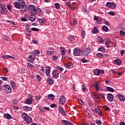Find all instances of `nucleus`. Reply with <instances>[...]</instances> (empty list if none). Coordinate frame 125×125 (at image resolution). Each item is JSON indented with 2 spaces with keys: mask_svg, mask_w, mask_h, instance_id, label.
I'll return each instance as SVG.
<instances>
[{
  "mask_svg": "<svg viewBox=\"0 0 125 125\" xmlns=\"http://www.w3.org/2000/svg\"><path fill=\"white\" fill-rule=\"evenodd\" d=\"M14 5L16 8L21 9L22 12H26L28 10V7L24 0H17V1L14 3Z\"/></svg>",
  "mask_w": 125,
  "mask_h": 125,
  "instance_id": "f257e3e1",
  "label": "nucleus"
},
{
  "mask_svg": "<svg viewBox=\"0 0 125 125\" xmlns=\"http://www.w3.org/2000/svg\"><path fill=\"white\" fill-rule=\"evenodd\" d=\"M29 15H36L37 14V7L34 5H30L28 7Z\"/></svg>",
  "mask_w": 125,
  "mask_h": 125,
  "instance_id": "f03ea898",
  "label": "nucleus"
},
{
  "mask_svg": "<svg viewBox=\"0 0 125 125\" xmlns=\"http://www.w3.org/2000/svg\"><path fill=\"white\" fill-rule=\"evenodd\" d=\"M3 88L6 94H9V93H11L12 90L10 86L7 84H5L3 85Z\"/></svg>",
  "mask_w": 125,
  "mask_h": 125,
  "instance_id": "7ed1b4c3",
  "label": "nucleus"
},
{
  "mask_svg": "<svg viewBox=\"0 0 125 125\" xmlns=\"http://www.w3.org/2000/svg\"><path fill=\"white\" fill-rule=\"evenodd\" d=\"M74 56H81L82 55V51L80 49L75 48L73 50Z\"/></svg>",
  "mask_w": 125,
  "mask_h": 125,
  "instance_id": "20e7f679",
  "label": "nucleus"
},
{
  "mask_svg": "<svg viewBox=\"0 0 125 125\" xmlns=\"http://www.w3.org/2000/svg\"><path fill=\"white\" fill-rule=\"evenodd\" d=\"M91 50L89 48H86L82 51V55L83 56H87L90 53Z\"/></svg>",
  "mask_w": 125,
  "mask_h": 125,
  "instance_id": "39448f33",
  "label": "nucleus"
},
{
  "mask_svg": "<svg viewBox=\"0 0 125 125\" xmlns=\"http://www.w3.org/2000/svg\"><path fill=\"white\" fill-rule=\"evenodd\" d=\"M106 5L109 8H111L112 9L115 8L116 7V4L113 2H107L106 4Z\"/></svg>",
  "mask_w": 125,
  "mask_h": 125,
  "instance_id": "423d86ee",
  "label": "nucleus"
},
{
  "mask_svg": "<svg viewBox=\"0 0 125 125\" xmlns=\"http://www.w3.org/2000/svg\"><path fill=\"white\" fill-rule=\"evenodd\" d=\"M52 75L53 78H55V79H58V78H59V72H58V71L57 70H53Z\"/></svg>",
  "mask_w": 125,
  "mask_h": 125,
  "instance_id": "0eeeda50",
  "label": "nucleus"
},
{
  "mask_svg": "<svg viewBox=\"0 0 125 125\" xmlns=\"http://www.w3.org/2000/svg\"><path fill=\"white\" fill-rule=\"evenodd\" d=\"M107 98L109 102H113L114 101V96L111 93L107 94Z\"/></svg>",
  "mask_w": 125,
  "mask_h": 125,
  "instance_id": "6e6552de",
  "label": "nucleus"
},
{
  "mask_svg": "<svg viewBox=\"0 0 125 125\" xmlns=\"http://www.w3.org/2000/svg\"><path fill=\"white\" fill-rule=\"evenodd\" d=\"M65 101H66V98L65 96H62L60 99V104L63 105V104H65Z\"/></svg>",
  "mask_w": 125,
  "mask_h": 125,
  "instance_id": "1a4fd4ad",
  "label": "nucleus"
},
{
  "mask_svg": "<svg viewBox=\"0 0 125 125\" xmlns=\"http://www.w3.org/2000/svg\"><path fill=\"white\" fill-rule=\"evenodd\" d=\"M33 101H34V99H33V98L26 99L25 101V104H27L28 105H32V104H33Z\"/></svg>",
  "mask_w": 125,
  "mask_h": 125,
  "instance_id": "9d476101",
  "label": "nucleus"
},
{
  "mask_svg": "<svg viewBox=\"0 0 125 125\" xmlns=\"http://www.w3.org/2000/svg\"><path fill=\"white\" fill-rule=\"evenodd\" d=\"M29 19L30 21L34 22L37 19V17L34 15H29Z\"/></svg>",
  "mask_w": 125,
  "mask_h": 125,
  "instance_id": "9b49d317",
  "label": "nucleus"
},
{
  "mask_svg": "<svg viewBox=\"0 0 125 125\" xmlns=\"http://www.w3.org/2000/svg\"><path fill=\"white\" fill-rule=\"evenodd\" d=\"M37 21L39 22L40 25H43L46 22V20L44 19H37Z\"/></svg>",
  "mask_w": 125,
  "mask_h": 125,
  "instance_id": "f8f14e48",
  "label": "nucleus"
},
{
  "mask_svg": "<svg viewBox=\"0 0 125 125\" xmlns=\"http://www.w3.org/2000/svg\"><path fill=\"white\" fill-rule=\"evenodd\" d=\"M29 60L30 61V62H33L36 59V55H30L28 57Z\"/></svg>",
  "mask_w": 125,
  "mask_h": 125,
  "instance_id": "ddd939ff",
  "label": "nucleus"
},
{
  "mask_svg": "<svg viewBox=\"0 0 125 125\" xmlns=\"http://www.w3.org/2000/svg\"><path fill=\"white\" fill-rule=\"evenodd\" d=\"M59 111L63 115V116H66V112L64 111V109L62 106L59 107Z\"/></svg>",
  "mask_w": 125,
  "mask_h": 125,
  "instance_id": "4468645a",
  "label": "nucleus"
},
{
  "mask_svg": "<svg viewBox=\"0 0 125 125\" xmlns=\"http://www.w3.org/2000/svg\"><path fill=\"white\" fill-rule=\"evenodd\" d=\"M2 58L3 59H9V58H12V59H15V57L11 56L10 55H2Z\"/></svg>",
  "mask_w": 125,
  "mask_h": 125,
  "instance_id": "2eb2a0df",
  "label": "nucleus"
},
{
  "mask_svg": "<svg viewBox=\"0 0 125 125\" xmlns=\"http://www.w3.org/2000/svg\"><path fill=\"white\" fill-rule=\"evenodd\" d=\"M3 117L4 118H5V119H6L7 120H11V118H12V117H11V115H10V114L8 113L4 114L3 115Z\"/></svg>",
  "mask_w": 125,
  "mask_h": 125,
  "instance_id": "dca6fc26",
  "label": "nucleus"
},
{
  "mask_svg": "<svg viewBox=\"0 0 125 125\" xmlns=\"http://www.w3.org/2000/svg\"><path fill=\"white\" fill-rule=\"evenodd\" d=\"M113 62L114 63V64H117L118 66H120V65H121V64L122 63V60L116 59L113 61Z\"/></svg>",
  "mask_w": 125,
  "mask_h": 125,
  "instance_id": "f3484780",
  "label": "nucleus"
},
{
  "mask_svg": "<svg viewBox=\"0 0 125 125\" xmlns=\"http://www.w3.org/2000/svg\"><path fill=\"white\" fill-rule=\"evenodd\" d=\"M47 83L50 84L51 85H52L53 83H54V81L51 79L50 78H48L47 79Z\"/></svg>",
  "mask_w": 125,
  "mask_h": 125,
  "instance_id": "a211bd4d",
  "label": "nucleus"
},
{
  "mask_svg": "<svg viewBox=\"0 0 125 125\" xmlns=\"http://www.w3.org/2000/svg\"><path fill=\"white\" fill-rule=\"evenodd\" d=\"M117 96L119 97V100L120 101H122V102H124L125 100V98L124 96L121 95V94H118Z\"/></svg>",
  "mask_w": 125,
  "mask_h": 125,
  "instance_id": "6ab92c4d",
  "label": "nucleus"
},
{
  "mask_svg": "<svg viewBox=\"0 0 125 125\" xmlns=\"http://www.w3.org/2000/svg\"><path fill=\"white\" fill-rule=\"evenodd\" d=\"M45 73L47 77H49V76L50 75V67H47L46 69Z\"/></svg>",
  "mask_w": 125,
  "mask_h": 125,
  "instance_id": "aec40b11",
  "label": "nucleus"
},
{
  "mask_svg": "<svg viewBox=\"0 0 125 125\" xmlns=\"http://www.w3.org/2000/svg\"><path fill=\"white\" fill-rule=\"evenodd\" d=\"M48 98L49 100H54V98H55V96L52 94H50L48 95Z\"/></svg>",
  "mask_w": 125,
  "mask_h": 125,
  "instance_id": "412c9836",
  "label": "nucleus"
},
{
  "mask_svg": "<svg viewBox=\"0 0 125 125\" xmlns=\"http://www.w3.org/2000/svg\"><path fill=\"white\" fill-rule=\"evenodd\" d=\"M24 121H25L27 124H31V123H32V117L28 116Z\"/></svg>",
  "mask_w": 125,
  "mask_h": 125,
  "instance_id": "4be33fe9",
  "label": "nucleus"
},
{
  "mask_svg": "<svg viewBox=\"0 0 125 125\" xmlns=\"http://www.w3.org/2000/svg\"><path fill=\"white\" fill-rule=\"evenodd\" d=\"M27 67L28 69H30V70H32V69H35V66L30 63H27Z\"/></svg>",
  "mask_w": 125,
  "mask_h": 125,
  "instance_id": "5701e85b",
  "label": "nucleus"
},
{
  "mask_svg": "<svg viewBox=\"0 0 125 125\" xmlns=\"http://www.w3.org/2000/svg\"><path fill=\"white\" fill-rule=\"evenodd\" d=\"M60 49L61 50V54H62V55H65V54H66V50H65V48H64V47H60Z\"/></svg>",
  "mask_w": 125,
  "mask_h": 125,
  "instance_id": "b1692460",
  "label": "nucleus"
},
{
  "mask_svg": "<svg viewBox=\"0 0 125 125\" xmlns=\"http://www.w3.org/2000/svg\"><path fill=\"white\" fill-rule=\"evenodd\" d=\"M92 34H98L99 32L97 27H94L92 31Z\"/></svg>",
  "mask_w": 125,
  "mask_h": 125,
  "instance_id": "393cba45",
  "label": "nucleus"
},
{
  "mask_svg": "<svg viewBox=\"0 0 125 125\" xmlns=\"http://www.w3.org/2000/svg\"><path fill=\"white\" fill-rule=\"evenodd\" d=\"M62 123L66 125H72V123H71V122H69L66 120L62 121Z\"/></svg>",
  "mask_w": 125,
  "mask_h": 125,
  "instance_id": "a878e982",
  "label": "nucleus"
},
{
  "mask_svg": "<svg viewBox=\"0 0 125 125\" xmlns=\"http://www.w3.org/2000/svg\"><path fill=\"white\" fill-rule=\"evenodd\" d=\"M106 88L108 91H110V92H114L115 91V89L111 87L106 86Z\"/></svg>",
  "mask_w": 125,
  "mask_h": 125,
  "instance_id": "bb28decb",
  "label": "nucleus"
},
{
  "mask_svg": "<svg viewBox=\"0 0 125 125\" xmlns=\"http://www.w3.org/2000/svg\"><path fill=\"white\" fill-rule=\"evenodd\" d=\"M1 8L4 13H7V9L5 8V6L3 5H1Z\"/></svg>",
  "mask_w": 125,
  "mask_h": 125,
  "instance_id": "cd10ccee",
  "label": "nucleus"
},
{
  "mask_svg": "<svg viewBox=\"0 0 125 125\" xmlns=\"http://www.w3.org/2000/svg\"><path fill=\"white\" fill-rule=\"evenodd\" d=\"M94 86L95 87V88L97 91H98L99 90V84L97 83H96L94 85Z\"/></svg>",
  "mask_w": 125,
  "mask_h": 125,
  "instance_id": "c85d7f7f",
  "label": "nucleus"
},
{
  "mask_svg": "<svg viewBox=\"0 0 125 125\" xmlns=\"http://www.w3.org/2000/svg\"><path fill=\"white\" fill-rule=\"evenodd\" d=\"M21 117H22V118L24 119V120L25 121V120H26L28 116V115L26 114V113L24 112L22 114Z\"/></svg>",
  "mask_w": 125,
  "mask_h": 125,
  "instance_id": "c756f323",
  "label": "nucleus"
},
{
  "mask_svg": "<svg viewBox=\"0 0 125 125\" xmlns=\"http://www.w3.org/2000/svg\"><path fill=\"white\" fill-rule=\"evenodd\" d=\"M64 67H65V68H70V67L73 66L72 65V63H70V62L64 64Z\"/></svg>",
  "mask_w": 125,
  "mask_h": 125,
  "instance_id": "7c9ffc66",
  "label": "nucleus"
},
{
  "mask_svg": "<svg viewBox=\"0 0 125 125\" xmlns=\"http://www.w3.org/2000/svg\"><path fill=\"white\" fill-rule=\"evenodd\" d=\"M23 110H25L26 111H32V107H30L27 106H23Z\"/></svg>",
  "mask_w": 125,
  "mask_h": 125,
  "instance_id": "2f4dec72",
  "label": "nucleus"
},
{
  "mask_svg": "<svg viewBox=\"0 0 125 125\" xmlns=\"http://www.w3.org/2000/svg\"><path fill=\"white\" fill-rule=\"evenodd\" d=\"M102 30L104 32H108L109 31V28H108V27H107L106 26H104L102 27Z\"/></svg>",
  "mask_w": 125,
  "mask_h": 125,
  "instance_id": "473e14b6",
  "label": "nucleus"
},
{
  "mask_svg": "<svg viewBox=\"0 0 125 125\" xmlns=\"http://www.w3.org/2000/svg\"><path fill=\"white\" fill-rule=\"evenodd\" d=\"M97 40L99 42H104V40H103L102 37H98Z\"/></svg>",
  "mask_w": 125,
  "mask_h": 125,
  "instance_id": "72a5a7b5",
  "label": "nucleus"
},
{
  "mask_svg": "<svg viewBox=\"0 0 125 125\" xmlns=\"http://www.w3.org/2000/svg\"><path fill=\"white\" fill-rule=\"evenodd\" d=\"M96 56L97 57H99V58H103V57H104V55H103V54L100 53H97Z\"/></svg>",
  "mask_w": 125,
  "mask_h": 125,
  "instance_id": "f704fd0d",
  "label": "nucleus"
},
{
  "mask_svg": "<svg viewBox=\"0 0 125 125\" xmlns=\"http://www.w3.org/2000/svg\"><path fill=\"white\" fill-rule=\"evenodd\" d=\"M30 28H31V25H26V30L27 31V32H28V33H31V29H30Z\"/></svg>",
  "mask_w": 125,
  "mask_h": 125,
  "instance_id": "c9c22d12",
  "label": "nucleus"
},
{
  "mask_svg": "<svg viewBox=\"0 0 125 125\" xmlns=\"http://www.w3.org/2000/svg\"><path fill=\"white\" fill-rule=\"evenodd\" d=\"M40 111L42 112V113H44L45 112V108L44 107L41 106L40 107Z\"/></svg>",
  "mask_w": 125,
  "mask_h": 125,
  "instance_id": "e433bc0d",
  "label": "nucleus"
},
{
  "mask_svg": "<svg viewBox=\"0 0 125 125\" xmlns=\"http://www.w3.org/2000/svg\"><path fill=\"white\" fill-rule=\"evenodd\" d=\"M95 124H96L98 125H102V122H101V120H97L95 121Z\"/></svg>",
  "mask_w": 125,
  "mask_h": 125,
  "instance_id": "4c0bfd02",
  "label": "nucleus"
},
{
  "mask_svg": "<svg viewBox=\"0 0 125 125\" xmlns=\"http://www.w3.org/2000/svg\"><path fill=\"white\" fill-rule=\"evenodd\" d=\"M98 50L99 51H101V52H105V48L103 47H101L98 49Z\"/></svg>",
  "mask_w": 125,
  "mask_h": 125,
  "instance_id": "58836bf2",
  "label": "nucleus"
},
{
  "mask_svg": "<svg viewBox=\"0 0 125 125\" xmlns=\"http://www.w3.org/2000/svg\"><path fill=\"white\" fill-rule=\"evenodd\" d=\"M56 69H57V70H59V71H60L61 72H62L63 70H64V69H63V68H62L59 66H56Z\"/></svg>",
  "mask_w": 125,
  "mask_h": 125,
  "instance_id": "ea45409f",
  "label": "nucleus"
},
{
  "mask_svg": "<svg viewBox=\"0 0 125 125\" xmlns=\"http://www.w3.org/2000/svg\"><path fill=\"white\" fill-rule=\"evenodd\" d=\"M94 73L95 75H96L97 76H99V75H100L99 70H98L97 69H95L94 71Z\"/></svg>",
  "mask_w": 125,
  "mask_h": 125,
  "instance_id": "a19ab883",
  "label": "nucleus"
},
{
  "mask_svg": "<svg viewBox=\"0 0 125 125\" xmlns=\"http://www.w3.org/2000/svg\"><path fill=\"white\" fill-rule=\"evenodd\" d=\"M69 39L70 42H74L75 41V38L73 36H69Z\"/></svg>",
  "mask_w": 125,
  "mask_h": 125,
  "instance_id": "79ce46f5",
  "label": "nucleus"
},
{
  "mask_svg": "<svg viewBox=\"0 0 125 125\" xmlns=\"http://www.w3.org/2000/svg\"><path fill=\"white\" fill-rule=\"evenodd\" d=\"M55 6L56 9H59L60 8V4H59L58 3H56L55 4Z\"/></svg>",
  "mask_w": 125,
  "mask_h": 125,
  "instance_id": "37998d69",
  "label": "nucleus"
},
{
  "mask_svg": "<svg viewBox=\"0 0 125 125\" xmlns=\"http://www.w3.org/2000/svg\"><path fill=\"white\" fill-rule=\"evenodd\" d=\"M13 104H14L15 105H16V104H18V99H15L13 101Z\"/></svg>",
  "mask_w": 125,
  "mask_h": 125,
  "instance_id": "c03bdc74",
  "label": "nucleus"
},
{
  "mask_svg": "<svg viewBox=\"0 0 125 125\" xmlns=\"http://www.w3.org/2000/svg\"><path fill=\"white\" fill-rule=\"evenodd\" d=\"M104 24L108 27H111V24H110L109 22L107 21H104Z\"/></svg>",
  "mask_w": 125,
  "mask_h": 125,
  "instance_id": "a18cd8bd",
  "label": "nucleus"
},
{
  "mask_svg": "<svg viewBox=\"0 0 125 125\" xmlns=\"http://www.w3.org/2000/svg\"><path fill=\"white\" fill-rule=\"evenodd\" d=\"M108 14L111 16H115V15H116V13H114V12L110 11L108 12Z\"/></svg>",
  "mask_w": 125,
  "mask_h": 125,
  "instance_id": "49530a36",
  "label": "nucleus"
},
{
  "mask_svg": "<svg viewBox=\"0 0 125 125\" xmlns=\"http://www.w3.org/2000/svg\"><path fill=\"white\" fill-rule=\"evenodd\" d=\"M85 35V32L84 31L81 33V36H82L83 39H85V36H84Z\"/></svg>",
  "mask_w": 125,
  "mask_h": 125,
  "instance_id": "de8ad7c7",
  "label": "nucleus"
},
{
  "mask_svg": "<svg viewBox=\"0 0 125 125\" xmlns=\"http://www.w3.org/2000/svg\"><path fill=\"white\" fill-rule=\"evenodd\" d=\"M39 13V14H41L42 13V10L39 8H36V14Z\"/></svg>",
  "mask_w": 125,
  "mask_h": 125,
  "instance_id": "09e8293b",
  "label": "nucleus"
},
{
  "mask_svg": "<svg viewBox=\"0 0 125 125\" xmlns=\"http://www.w3.org/2000/svg\"><path fill=\"white\" fill-rule=\"evenodd\" d=\"M121 36H125V32L123 30H120L119 32Z\"/></svg>",
  "mask_w": 125,
  "mask_h": 125,
  "instance_id": "8fccbe9b",
  "label": "nucleus"
},
{
  "mask_svg": "<svg viewBox=\"0 0 125 125\" xmlns=\"http://www.w3.org/2000/svg\"><path fill=\"white\" fill-rule=\"evenodd\" d=\"M32 31H34V32H39V28H36L33 27L31 29Z\"/></svg>",
  "mask_w": 125,
  "mask_h": 125,
  "instance_id": "3c124183",
  "label": "nucleus"
},
{
  "mask_svg": "<svg viewBox=\"0 0 125 125\" xmlns=\"http://www.w3.org/2000/svg\"><path fill=\"white\" fill-rule=\"evenodd\" d=\"M82 90H83V91H85L86 88L84 84H83L82 85Z\"/></svg>",
  "mask_w": 125,
  "mask_h": 125,
  "instance_id": "603ef678",
  "label": "nucleus"
},
{
  "mask_svg": "<svg viewBox=\"0 0 125 125\" xmlns=\"http://www.w3.org/2000/svg\"><path fill=\"white\" fill-rule=\"evenodd\" d=\"M65 4L68 7H71V4H70V2H69L68 1L66 2L65 3Z\"/></svg>",
  "mask_w": 125,
  "mask_h": 125,
  "instance_id": "864d4df0",
  "label": "nucleus"
},
{
  "mask_svg": "<svg viewBox=\"0 0 125 125\" xmlns=\"http://www.w3.org/2000/svg\"><path fill=\"white\" fill-rule=\"evenodd\" d=\"M47 54H48V55H51V54H52V52L48 50H47Z\"/></svg>",
  "mask_w": 125,
  "mask_h": 125,
  "instance_id": "5fc2aeb1",
  "label": "nucleus"
},
{
  "mask_svg": "<svg viewBox=\"0 0 125 125\" xmlns=\"http://www.w3.org/2000/svg\"><path fill=\"white\" fill-rule=\"evenodd\" d=\"M81 61L83 62V63H86V62H87V61L85 59H81Z\"/></svg>",
  "mask_w": 125,
  "mask_h": 125,
  "instance_id": "6e6d98bb",
  "label": "nucleus"
},
{
  "mask_svg": "<svg viewBox=\"0 0 125 125\" xmlns=\"http://www.w3.org/2000/svg\"><path fill=\"white\" fill-rule=\"evenodd\" d=\"M7 7L8 10H9V11H11L12 10V9H11V8H12V7H11V6L7 5Z\"/></svg>",
  "mask_w": 125,
  "mask_h": 125,
  "instance_id": "4d7b16f0",
  "label": "nucleus"
},
{
  "mask_svg": "<svg viewBox=\"0 0 125 125\" xmlns=\"http://www.w3.org/2000/svg\"><path fill=\"white\" fill-rule=\"evenodd\" d=\"M36 78L37 80H39V81H41V80H42V77L39 75H37Z\"/></svg>",
  "mask_w": 125,
  "mask_h": 125,
  "instance_id": "13d9d810",
  "label": "nucleus"
},
{
  "mask_svg": "<svg viewBox=\"0 0 125 125\" xmlns=\"http://www.w3.org/2000/svg\"><path fill=\"white\" fill-rule=\"evenodd\" d=\"M21 21H22L23 22H26V21H27V19H26V18H22L21 19Z\"/></svg>",
  "mask_w": 125,
  "mask_h": 125,
  "instance_id": "bf43d9fd",
  "label": "nucleus"
},
{
  "mask_svg": "<svg viewBox=\"0 0 125 125\" xmlns=\"http://www.w3.org/2000/svg\"><path fill=\"white\" fill-rule=\"evenodd\" d=\"M1 79H2V80H3V81H7V78L5 77H1Z\"/></svg>",
  "mask_w": 125,
  "mask_h": 125,
  "instance_id": "052dcab7",
  "label": "nucleus"
},
{
  "mask_svg": "<svg viewBox=\"0 0 125 125\" xmlns=\"http://www.w3.org/2000/svg\"><path fill=\"white\" fill-rule=\"evenodd\" d=\"M98 111H98V114L99 115V116H100V117H102V113H101L100 109H98Z\"/></svg>",
  "mask_w": 125,
  "mask_h": 125,
  "instance_id": "680f3d73",
  "label": "nucleus"
},
{
  "mask_svg": "<svg viewBox=\"0 0 125 125\" xmlns=\"http://www.w3.org/2000/svg\"><path fill=\"white\" fill-rule=\"evenodd\" d=\"M53 60H57V59H58V57L56 56H53Z\"/></svg>",
  "mask_w": 125,
  "mask_h": 125,
  "instance_id": "e2e57ef3",
  "label": "nucleus"
},
{
  "mask_svg": "<svg viewBox=\"0 0 125 125\" xmlns=\"http://www.w3.org/2000/svg\"><path fill=\"white\" fill-rule=\"evenodd\" d=\"M104 109L106 110V111H110V107L107 106H104Z\"/></svg>",
  "mask_w": 125,
  "mask_h": 125,
  "instance_id": "0e129e2a",
  "label": "nucleus"
},
{
  "mask_svg": "<svg viewBox=\"0 0 125 125\" xmlns=\"http://www.w3.org/2000/svg\"><path fill=\"white\" fill-rule=\"evenodd\" d=\"M24 72H25V70L22 69V68L20 69V73H24Z\"/></svg>",
  "mask_w": 125,
  "mask_h": 125,
  "instance_id": "69168bd1",
  "label": "nucleus"
},
{
  "mask_svg": "<svg viewBox=\"0 0 125 125\" xmlns=\"http://www.w3.org/2000/svg\"><path fill=\"white\" fill-rule=\"evenodd\" d=\"M32 25L33 26H39V23H37V22H34V23H33L32 24Z\"/></svg>",
  "mask_w": 125,
  "mask_h": 125,
  "instance_id": "338daca9",
  "label": "nucleus"
},
{
  "mask_svg": "<svg viewBox=\"0 0 125 125\" xmlns=\"http://www.w3.org/2000/svg\"><path fill=\"white\" fill-rule=\"evenodd\" d=\"M78 101L80 105H83V101L81 100H79Z\"/></svg>",
  "mask_w": 125,
  "mask_h": 125,
  "instance_id": "774afa93",
  "label": "nucleus"
}]
</instances>
